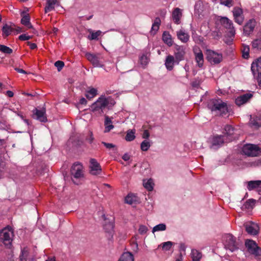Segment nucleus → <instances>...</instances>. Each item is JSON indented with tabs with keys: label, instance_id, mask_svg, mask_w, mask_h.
Instances as JSON below:
<instances>
[{
	"label": "nucleus",
	"instance_id": "1",
	"mask_svg": "<svg viewBox=\"0 0 261 261\" xmlns=\"http://www.w3.org/2000/svg\"><path fill=\"white\" fill-rule=\"evenodd\" d=\"M115 104L114 99L111 96L101 95L90 107V110L94 114L99 115L103 113L106 109H110Z\"/></svg>",
	"mask_w": 261,
	"mask_h": 261
},
{
	"label": "nucleus",
	"instance_id": "2",
	"mask_svg": "<svg viewBox=\"0 0 261 261\" xmlns=\"http://www.w3.org/2000/svg\"><path fill=\"white\" fill-rule=\"evenodd\" d=\"M207 107L216 115H225L228 112L227 103L220 99L210 100L207 103Z\"/></svg>",
	"mask_w": 261,
	"mask_h": 261
},
{
	"label": "nucleus",
	"instance_id": "3",
	"mask_svg": "<svg viewBox=\"0 0 261 261\" xmlns=\"http://www.w3.org/2000/svg\"><path fill=\"white\" fill-rule=\"evenodd\" d=\"M220 22L227 30V35L228 37L225 38L224 41L227 44H229L232 41L233 38L235 35V30L233 27L232 22L227 17H222L220 19Z\"/></svg>",
	"mask_w": 261,
	"mask_h": 261
},
{
	"label": "nucleus",
	"instance_id": "4",
	"mask_svg": "<svg viewBox=\"0 0 261 261\" xmlns=\"http://www.w3.org/2000/svg\"><path fill=\"white\" fill-rule=\"evenodd\" d=\"M83 165L79 163H75L71 169V174L72 181L75 184H79L78 180L84 178V170Z\"/></svg>",
	"mask_w": 261,
	"mask_h": 261
},
{
	"label": "nucleus",
	"instance_id": "5",
	"mask_svg": "<svg viewBox=\"0 0 261 261\" xmlns=\"http://www.w3.org/2000/svg\"><path fill=\"white\" fill-rule=\"evenodd\" d=\"M13 237V231L10 226L5 227L0 231V240L8 248L11 246Z\"/></svg>",
	"mask_w": 261,
	"mask_h": 261
},
{
	"label": "nucleus",
	"instance_id": "6",
	"mask_svg": "<svg viewBox=\"0 0 261 261\" xmlns=\"http://www.w3.org/2000/svg\"><path fill=\"white\" fill-rule=\"evenodd\" d=\"M205 55L207 61L212 65L218 64L223 60V56L221 53L211 49H207Z\"/></svg>",
	"mask_w": 261,
	"mask_h": 261
},
{
	"label": "nucleus",
	"instance_id": "7",
	"mask_svg": "<svg viewBox=\"0 0 261 261\" xmlns=\"http://www.w3.org/2000/svg\"><path fill=\"white\" fill-rule=\"evenodd\" d=\"M223 241L226 249L233 252L239 248V244L236 238L230 234H226L223 236Z\"/></svg>",
	"mask_w": 261,
	"mask_h": 261
},
{
	"label": "nucleus",
	"instance_id": "8",
	"mask_svg": "<svg viewBox=\"0 0 261 261\" xmlns=\"http://www.w3.org/2000/svg\"><path fill=\"white\" fill-rule=\"evenodd\" d=\"M239 134L237 130L230 125H226L224 128V135L223 137L226 140V142L231 141L238 138Z\"/></svg>",
	"mask_w": 261,
	"mask_h": 261
},
{
	"label": "nucleus",
	"instance_id": "9",
	"mask_svg": "<svg viewBox=\"0 0 261 261\" xmlns=\"http://www.w3.org/2000/svg\"><path fill=\"white\" fill-rule=\"evenodd\" d=\"M242 152L248 156H257L260 152L259 148L255 145L247 144L243 146Z\"/></svg>",
	"mask_w": 261,
	"mask_h": 261
},
{
	"label": "nucleus",
	"instance_id": "10",
	"mask_svg": "<svg viewBox=\"0 0 261 261\" xmlns=\"http://www.w3.org/2000/svg\"><path fill=\"white\" fill-rule=\"evenodd\" d=\"M245 245L250 253L255 256L261 255V248L257 246L255 241L247 240L245 242Z\"/></svg>",
	"mask_w": 261,
	"mask_h": 261
},
{
	"label": "nucleus",
	"instance_id": "11",
	"mask_svg": "<svg viewBox=\"0 0 261 261\" xmlns=\"http://www.w3.org/2000/svg\"><path fill=\"white\" fill-rule=\"evenodd\" d=\"M90 172L92 175L99 174L101 171V168L99 164L95 159H91L90 160Z\"/></svg>",
	"mask_w": 261,
	"mask_h": 261
},
{
	"label": "nucleus",
	"instance_id": "12",
	"mask_svg": "<svg viewBox=\"0 0 261 261\" xmlns=\"http://www.w3.org/2000/svg\"><path fill=\"white\" fill-rule=\"evenodd\" d=\"M245 228L248 233L251 235H256L259 231L258 225L255 223L249 222L245 224Z\"/></svg>",
	"mask_w": 261,
	"mask_h": 261
},
{
	"label": "nucleus",
	"instance_id": "13",
	"mask_svg": "<svg viewBox=\"0 0 261 261\" xmlns=\"http://www.w3.org/2000/svg\"><path fill=\"white\" fill-rule=\"evenodd\" d=\"M232 12L235 21L238 24H241L244 20L242 9L236 7L233 8Z\"/></svg>",
	"mask_w": 261,
	"mask_h": 261
},
{
	"label": "nucleus",
	"instance_id": "14",
	"mask_svg": "<svg viewBox=\"0 0 261 261\" xmlns=\"http://www.w3.org/2000/svg\"><path fill=\"white\" fill-rule=\"evenodd\" d=\"M185 55V48L182 46L176 45L174 50L175 58L176 59L177 64L184 59Z\"/></svg>",
	"mask_w": 261,
	"mask_h": 261
},
{
	"label": "nucleus",
	"instance_id": "15",
	"mask_svg": "<svg viewBox=\"0 0 261 261\" xmlns=\"http://www.w3.org/2000/svg\"><path fill=\"white\" fill-rule=\"evenodd\" d=\"M195 61L199 67H202L203 65L204 59L202 51L199 47L194 48Z\"/></svg>",
	"mask_w": 261,
	"mask_h": 261
},
{
	"label": "nucleus",
	"instance_id": "16",
	"mask_svg": "<svg viewBox=\"0 0 261 261\" xmlns=\"http://www.w3.org/2000/svg\"><path fill=\"white\" fill-rule=\"evenodd\" d=\"M87 59L93 64L95 67H102L103 65L100 63L99 58L96 55L87 53L86 54Z\"/></svg>",
	"mask_w": 261,
	"mask_h": 261
},
{
	"label": "nucleus",
	"instance_id": "17",
	"mask_svg": "<svg viewBox=\"0 0 261 261\" xmlns=\"http://www.w3.org/2000/svg\"><path fill=\"white\" fill-rule=\"evenodd\" d=\"M253 96L251 93H246L238 96L236 99V103L239 106H241L247 102Z\"/></svg>",
	"mask_w": 261,
	"mask_h": 261
},
{
	"label": "nucleus",
	"instance_id": "18",
	"mask_svg": "<svg viewBox=\"0 0 261 261\" xmlns=\"http://www.w3.org/2000/svg\"><path fill=\"white\" fill-rule=\"evenodd\" d=\"M19 257L20 261H34L33 256L29 253V250L28 247H24L21 249Z\"/></svg>",
	"mask_w": 261,
	"mask_h": 261
},
{
	"label": "nucleus",
	"instance_id": "19",
	"mask_svg": "<svg viewBox=\"0 0 261 261\" xmlns=\"http://www.w3.org/2000/svg\"><path fill=\"white\" fill-rule=\"evenodd\" d=\"M14 27L15 25L12 23L4 24L2 29L3 37L6 38L10 35L12 32L15 30Z\"/></svg>",
	"mask_w": 261,
	"mask_h": 261
},
{
	"label": "nucleus",
	"instance_id": "20",
	"mask_svg": "<svg viewBox=\"0 0 261 261\" xmlns=\"http://www.w3.org/2000/svg\"><path fill=\"white\" fill-rule=\"evenodd\" d=\"M175 64H177L176 59L173 56L168 55L166 57L165 65L168 70H172Z\"/></svg>",
	"mask_w": 261,
	"mask_h": 261
},
{
	"label": "nucleus",
	"instance_id": "21",
	"mask_svg": "<svg viewBox=\"0 0 261 261\" xmlns=\"http://www.w3.org/2000/svg\"><path fill=\"white\" fill-rule=\"evenodd\" d=\"M35 118L40 122H45L47 121V118L44 109L38 110L36 109L34 113Z\"/></svg>",
	"mask_w": 261,
	"mask_h": 261
},
{
	"label": "nucleus",
	"instance_id": "22",
	"mask_svg": "<svg viewBox=\"0 0 261 261\" xmlns=\"http://www.w3.org/2000/svg\"><path fill=\"white\" fill-rule=\"evenodd\" d=\"M60 0H46V4L44 9L45 13L49 12L54 10L55 8L59 6Z\"/></svg>",
	"mask_w": 261,
	"mask_h": 261
},
{
	"label": "nucleus",
	"instance_id": "23",
	"mask_svg": "<svg viewBox=\"0 0 261 261\" xmlns=\"http://www.w3.org/2000/svg\"><path fill=\"white\" fill-rule=\"evenodd\" d=\"M251 71L254 76L256 74L261 73V57L252 63Z\"/></svg>",
	"mask_w": 261,
	"mask_h": 261
},
{
	"label": "nucleus",
	"instance_id": "24",
	"mask_svg": "<svg viewBox=\"0 0 261 261\" xmlns=\"http://www.w3.org/2000/svg\"><path fill=\"white\" fill-rule=\"evenodd\" d=\"M225 142L226 140L222 135L215 136L212 140V147H219Z\"/></svg>",
	"mask_w": 261,
	"mask_h": 261
},
{
	"label": "nucleus",
	"instance_id": "25",
	"mask_svg": "<svg viewBox=\"0 0 261 261\" xmlns=\"http://www.w3.org/2000/svg\"><path fill=\"white\" fill-rule=\"evenodd\" d=\"M176 35L177 38L182 43L187 42L190 38L189 34L183 29L177 31Z\"/></svg>",
	"mask_w": 261,
	"mask_h": 261
},
{
	"label": "nucleus",
	"instance_id": "26",
	"mask_svg": "<svg viewBox=\"0 0 261 261\" xmlns=\"http://www.w3.org/2000/svg\"><path fill=\"white\" fill-rule=\"evenodd\" d=\"M207 7V4H205L202 1H198L195 5V12L198 15L201 14L203 11L206 10Z\"/></svg>",
	"mask_w": 261,
	"mask_h": 261
},
{
	"label": "nucleus",
	"instance_id": "27",
	"mask_svg": "<svg viewBox=\"0 0 261 261\" xmlns=\"http://www.w3.org/2000/svg\"><path fill=\"white\" fill-rule=\"evenodd\" d=\"M181 16V10L178 8H175L172 12V18L174 23L179 24Z\"/></svg>",
	"mask_w": 261,
	"mask_h": 261
},
{
	"label": "nucleus",
	"instance_id": "28",
	"mask_svg": "<svg viewBox=\"0 0 261 261\" xmlns=\"http://www.w3.org/2000/svg\"><path fill=\"white\" fill-rule=\"evenodd\" d=\"M21 15L22 17L21 23L29 29L32 28V25L30 23V17L29 14H25L23 12L21 13Z\"/></svg>",
	"mask_w": 261,
	"mask_h": 261
},
{
	"label": "nucleus",
	"instance_id": "29",
	"mask_svg": "<svg viewBox=\"0 0 261 261\" xmlns=\"http://www.w3.org/2000/svg\"><path fill=\"white\" fill-rule=\"evenodd\" d=\"M138 197L137 196L133 193L128 194L126 197L125 198V203L132 204L133 203H135L138 201Z\"/></svg>",
	"mask_w": 261,
	"mask_h": 261
},
{
	"label": "nucleus",
	"instance_id": "30",
	"mask_svg": "<svg viewBox=\"0 0 261 261\" xmlns=\"http://www.w3.org/2000/svg\"><path fill=\"white\" fill-rule=\"evenodd\" d=\"M202 255L201 252L196 250L192 249L191 253V257L192 261H200L202 258Z\"/></svg>",
	"mask_w": 261,
	"mask_h": 261
},
{
	"label": "nucleus",
	"instance_id": "31",
	"mask_svg": "<svg viewBox=\"0 0 261 261\" xmlns=\"http://www.w3.org/2000/svg\"><path fill=\"white\" fill-rule=\"evenodd\" d=\"M261 188V180L250 181L248 182L247 188L249 190Z\"/></svg>",
	"mask_w": 261,
	"mask_h": 261
},
{
	"label": "nucleus",
	"instance_id": "32",
	"mask_svg": "<svg viewBox=\"0 0 261 261\" xmlns=\"http://www.w3.org/2000/svg\"><path fill=\"white\" fill-rule=\"evenodd\" d=\"M163 40L169 46H171L173 44V41L171 38V36L169 33L165 32H164L162 36Z\"/></svg>",
	"mask_w": 261,
	"mask_h": 261
},
{
	"label": "nucleus",
	"instance_id": "33",
	"mask_svg": "<svg viewBox=\"0 0 261 261\" xmlns=\"http://www.w3.org/2000/svg\"><path fill=\"white\" fill-rule=\"evenodd\" d=\"M134 256L133 255L129 252H124L120 257L118 261H134Z\"/></svg>",
	"mask_w": 261,
	"mask_h": 261
},
{
	"label": "nucleus",
	"instance_id": "34",
	"mask_svg": "<svg viewBox=\"0 0 261 261\" xmlns=\"http://www.w3.org/2000/svg\"><path fill=\"white\" fill-rule=\"evenodd\" d=\"M97 94V90L94 88H90L86 92L85 96L89 100H91Z\"/></svg>",
	"mask_w": 261,
	"mask_h": 261
},
{
	"label": "nucleus",
	"instance_id": "35",
	"mask_svg": "<svg viewBox=\"0 0 261 261\" xmlns=\"http://www.w3.org/2000/svg\"><path fill=\"white\" fill-rule=\"evenodd\" d=\"M112 123L111 118L108 116H106L105 121V125L106 126L105 132H109L114 128V126L112 124Z\"/></svg>",
	"mask_w": 261,
	"mask_h": 261
},
{
	"label": "nucleus",
	"instance_id": "36",
	"mask_svg": "<svg viewBox=\"0 0 261 261\" xmlns=\"http://www.w3.org/2000/svg\"><path fill=\"white\" fill-rule=\"evenodd\" d=\"M153 180L151 178L143 180V186L144 188L149 191H151L153 189Z\"/></svg>",
	"mask_w": 261,
	"mask_h": 261
},
{
	"label": "nucleus",
	"instance_id": "37",
	"mask_svg": "<svg viewBox=\"0 0 261 261\" xmlns=\"http://www.w3.org/2000/svg\"><path fill=\"white\" fill-rule=\"evenodd\" d=\"M114 225L112 223L106 224L104 226L105 231L109 233V237H112L114 233Z\"/></svg>",
	"mask_w": 261,
	"mask_h": 261
},
{
	"label": "nucleus",
	"instance_id": "38",
	"mask_svg": "<svg viewBox=\"0 0 261 261\" xmlns=\"http://www.w3.org/2000/svg\"><path fill=\"white\" fill-rule=\"evenodd\" d=\"M135 133L136 130L134 129H129L126 132V135L125 136V140L127 141H132L135 139Z\"/></svg>",
	"mask_w": 261,
	"mask_h": 261
},
{
	"label": "nucleus",
	"instance_id": "39",
	"mask_svg": "<svg viewBox=\"0 0 261 261\" xmlns=\"http://www.w3.org/2000/svg\"><path fill=\"white\" fill-rule=\"evenodd\" d=\"M255 21L254 20H250L245 25L244 30L247 32H251L255 27Z\"/></svg>",
	"mask_w": 261,
	"mask_h": 261
},
{
	"label": "nucleus",
	"instance_id": "40",
	"mask_svg": "<svg viewBox=\"0 0 261 261\" xmlns=\"http://www.w3.org/2000/svg\"><path fill=\"white\" fill-rule=\"evenodd\" d=\"M173 245V242L171 241H167L162 243L159 246V247H162V249L164 251H169L170 250Z\"/></svg>",
	"mask_w": 261,
	"mask_h": 261
},
{
	"label": "nucleus",
	"instance_id": "41",
	"mask_svg": "<svg viewBox=\"0 0 261 261\" xmlns=\"http://www.w3.org/2000/svg\"><path fill=\"white\" fill-rule=\"evenodd\" d=\"M166 229V225L164 223H161L155 225L153 227L152 232L154 233L156 231H164Z\"/></svg>",
	"mask_w": 261,
	"mask_h": 261
},
{
	"label": "nucleus",
	"instance_id": "42",
	"mask_svg": "<svg viewBox=\"0 0 261 261\" xmlns=\"http://www.w3.org/2000/svg\"><path fill=\"white\" fill-rule=\"evenodd\" d=\"M192 34V38L195 43L200 44L202 42V38H201V37L197 35L195 33V31H193Z\"/></svg>",
	"mask_w": 261,
	"mask_h": 261
},
{
	"label": "nucleus",
	"instance_id": "43",
	"mask_svg": "<svg viewBox=\"0 0 261 261\" xmlns=\"http://www.w3.org/2000/svg\"><path fill=\"white\" fill-rule=\"evenodd\" d=\"M255 200L252 199H249L245 202L243 205V207L247 209L252 208L255 204Z\"/></svg>",
	"mask_w": 261,
	"mask_h": 261
},
{
	"label": "nucleus",
	"instance_id": "44",
	"mask_svg": "<svg viewBox=\"0 0 261 261\" xmlns=\"http://www.w3.org/2000/svg\"><path fill=\"white\" fill-rule=\"evenodd\" d=\"M252 45L253 48L257 50L261 49V38L255 39L252 42Z\"/></svg>",
	"mask_w": 261,
	"mask_h": 261
},
{
	"label": "nucleus",
	"instance_id": "45",
	"mask_svg": "<svg viewBox=\"0 0 261 261\" xmlns=\"http://www.w3.org/2000/svg\"><path fill=\"white\" fill-rule=\"evenodd\" d=\"M161 20L159 18H156L154 23L152 25V31L156 32L159 29V26L160 25Z\"/></svg>",
	"mask_w": 261,
	"mask_h": 261
},
{
	"label": "nucleus",
	"instance_id": "46",
	"mask_svg": "<svg viewBox=\"0 0 261 261\" xmlns=\"http://www.w3.org/2000/svg\"><path fill=\"white\" fill-rule=\"evenodd\" d=\"M150 147V144L147 140L143 141L141 144V149L142 151H146Z\"/></svg>",
	"mask_w": 261,
	"mask_h": 261
},
{
	"label": "nucleus",
	"instance_id": "47",
	"mask_svg": "<svg viewBox=\"0 0 261 261\" xmlns=\"http://www.w3.org/2000/svg\"><path fill=\"white\" fill-rule=\"evenodd\" d=\"M0 51L6 54H11L13 51L10 47L4 45L0 44Z\"/></svg>",
	"mask_w": 261,
	"mask_h": 261
},
{
	"label": "nucleus",
	"instance_id": "48",
	"mask_svg": "<svg viewBox=\"0 0 261 261\" xmlns=\"http://www.w3.org/2000/svg\"><path fill=\"white\" fill-rule=\"evenodd\" d=\"M89 32L91 33V36H89L88 38L90 40L96 39L101 33L100 31H97L96 32H93L92 31H90Z\"/></svg>",
	"mask_w": 261,
	"mask_h": 261
},
{
	"label": "nucleus",
	"instance_id": "49",
	"mask_svg": "<svg viewBox=\"0 0 261 261\" xmlns=\"http://www.w3.org/2000/svg\"><path fill=\"white\" fill-rule=\"evenodd\" d=\"M250 123L255 127L261 126V119L256 118L255 119H251Z\"/></svg>",
	"mask_w": 261,
	"mask_h": 261
},
{
	"label": "nucleus",
	"instance_id": "50",
	"mask_svg": "<svg viewBox=\"0 0 261 261\" xmlns=\"http://www.w3.org/2000/svg\"><path fill=\"white\" fill-rule=\"evenodd\" d=\"M243 57L247 59L249 56V47L248 46H244L242 50Z\"/></svg>",
	"mask_w": 261,
	"mask_h": 261
},
{
	"label": "nucleus",
	"instance_id": "51",
	"mask_svg": "<svg viewBox=\"0 0 261 261\" xmlns=\"http://www.w3.org/2000/svg\"><path fill=\"white\" fill-rule=\"evenodd\" d=\"M220 4L230 8L233 6V0H220Z\"/></svg>",
	"mask_w": 261,
	"mask_h": 261
},
{
	"label": "nucleus",
	"instance_id": "52",
	"mask_svg": "<svg viewBox=\"0 0 261 261\" xmlns=\"http://www.w3.org/2000/svg\"><path fill=\"white\" fill-rule=\"evenodd\" d=\"M140 62L142 65H146L148 62V59L146 55H142L140 58Z\"/></svg>",
	"mask_w": 261,
	"mask_h": 261
},
{
	"label": "nucleus",
	"instance_id": "53",
	"mask_svg": "<svg viewBox=\"0 0 261 261\" xmlns=\"http://www.w3.org/2000/svg\"><path fill=\"white\" fill-rule=\"evenodd\" d=\"M138 231L141 234H143L147 232L148 228L146 226L142 225L140 226Z\"/></svg>",
	"mask_w": 261,
	"mask_h": 261
},
{
	"label": "nucleus",
	"instance_id": "54",
	"mask_svg": "<svg viewBox=\"0 0 261 261\" xmlns=\"http://www.w3.org/2000/svg\"><path fill=\"white\" fill-rule=\"evenodd\" d=\"M64 65L63 62L58 61L55 62V66L57 68L58 71H60Z\"/></svg>",
	"mask_w": 261,
	"mask_h": 261
},
{
	"label": "nucleus",
	"instance_id": "55",
	"mask_svg": "<svg viewBox=\"0 0 261 261\" xmlns=\"http://www.w3.org/2000/svg\"><path fill=\"white\" fill-rule=\"evenodd\" d=\"M31 38V36L27 35L26 34H22L19 36V39L20 40L25 41L28 40Z\"/></svg>",
	"mask_w": 261,
	"mask_h": 261
},
{
	"label": "nucleus",
	"instance_id": "56",
	"mask_svg": "<svg viewBox=\"0 0 261 261\" xmlns=\"http://www.w3.org/2000/svg\"><path fill=\"white\" fill-rule=\"evenodd\" d=\"M150 134L147 130H145L142 134V137L144 139H147L149 137Z\"/></svg>",
	"mask_w": 261,
	"mask_h": 261
},
{
	"label": "nucleus",
	"instance_id": "57",
	"mask_svg": "<svg viewBox=\"0 0 261 261\" xmlns=\"http://www.w3.org/2000/svg\"><path fill=\"white\" fill-rule=\"evenodd\" d=\"M102 143L105 145V146L106 148H109V149H111V148H114V146H115L112 143H106V142H102Z\"/></svg>",
	"mask_w": 261,
	"mask_h": 261
},
{
	"label": "nucleus",
	"instance_id": "58",
	"mask_svg": "<svg viewBox=\"0 0 261 261\" xmlns=\"http://www.w3.org/2000/svg\"><path fill=\"white\" fill-rule=\"evenodd\" d=\"M28 45L30 46V47L32 49H35L37 47V45L35 43H31L30 42H28Z\"/></svg>",
	"mask_w": 261,
	"mask_h": 261
},
{
	"label": "nucleus",
	"instance_id": "59",
	"mask_svg": "<svg viewBox=\"0 0 261 261\" xmlns=\"http://www.w3.org/2000/svg\"><path fill=\"white\" fill-rule=\"evenodd\" d=\"M255 76H257V82L258 84V85L261 86V73L260 74H256Z\"/></svg>",
	"mask_w": 261,
	"mask_h": 261
},
{
	"label": "nucleus",
	"instance_id": "60",
	"mask_svg": "<svg viewBox=\"0 0 261 261\" xmlns=\"http://www.w3.org/2000/svg\"><path fill=\"white\" fill-rule=\"evenodd\" d=\"M213 35L214 37V38L217 39H219L221 37V35L218 32H213Z\"/></svg>",
	"mask_w": 261,
	"mask_h": 261
},
{
	"label": "nucleus",
	"instance_id": "61",
	"mask_svg": "<svg viewBox=\"0 0 261 261\" xmlns=\"http://www.w3.org/2000/svg\"><path fill=\"white\" fill-rule=\"evenodd\" d=\"M15 70L16 71H17L19 73H24V74H26L27 72L25 71H24L23 69H20V68H15Z\"/></svg>",
	"mask_w": 261,
	"mask_h": 261
},
{
	"label": "nucleus",
	"instance_id": "62",
	"mask_svg": "<svg viewBox=\"0 0 261 261\" xmlns=\"http://www.w3.org/2000/svg\"><path fill=\"white\" fill-rule=\"evenodd\" d=\"M87 103V100L86 99L84 98V97H82L80 99V103L81 104V105H85Z\"/></svg>",
	"mask_w": 261,
	"mask_h": 261
},
{
	"label": "nucleus",
	"instance_id": "63",
	"mask_svg": "<svg viewBox=\"0 0 261 261\" xmlns=\"http://www.w3.org/2000/svg\"><path fill=\"white\" fill-rule=\"evenodd\" d=\"M122 159L123 160L127 161L129 159V156L127 154H125L123 155Z\"/></svg>",
	"mask_w": 261,
	"mask_h": 261
},
{
	"label": "nucleus",
	"instance_id": "64",
	"mask_svg": "<svg viewBox=\"0 0 261 261\" xmlns=\"http://www.w3.org/2000/svg\"><path fill=\"white\" fill-rule=\"evenodd\" d=\"M7 95L9 97H12L14 95V94H13V92L11 91H7Z\"/></svg>",
	"mask_w": 261,
	"mask_h": 261
}]
</instances>
